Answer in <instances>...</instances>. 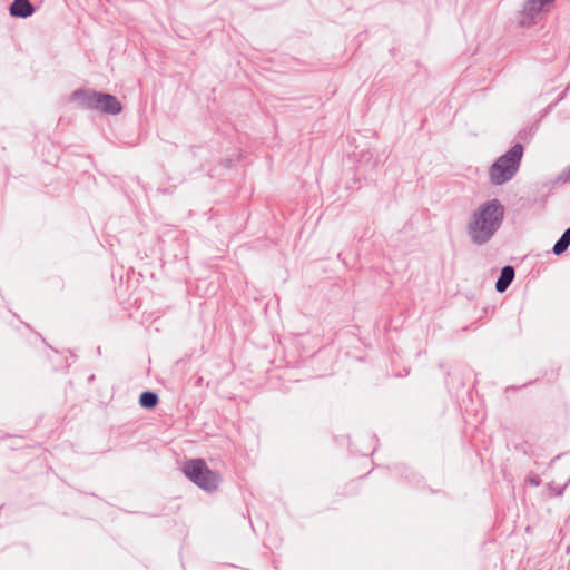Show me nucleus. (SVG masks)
I'll use <instances>...</instances> for the list:
<instances>
[{"instance_id":"obj_5","label":"nucleus","mask_w":570,"mask_h":570,"mask_svg":"<svg viewBox=\"0 0 570 570\" xmlns=\"http://www.w3.org/2000/svg\"><path fill=\"white\" fill-rule=\"evenodd\" d=\"M546 10L543 4H540L538 0H527L523 4V9L520 12V24L522 27H530L535 23L537 17Z\"/></svg>"},{"instance_id":"obj_10","label":"nucleus","mask_w":570,"mask_h":570,"mask_svg":"<svg viewBox=\"0 0 570 570\" xmlns=\"http://www.w3.org/2000/svg\"><path fill=\"white\" fill-rule=\"evenodd\" d=\"M537 130H538V125L531 124V125H528L524 128L520 129L517 137L521 141L529 142L535 135Z\"/></svg>"},{"instance_id":"obj_6","label":"nucleus","mask_w":570,"mask_h":570,"mask_svg":"<svg viewBox=\"0 0 570 570\" xmlns=\"http://www.w3.org/2000/svg\"><path fill=\"white\" fill-rule=\"evenodd\" d=\"M35 11L36 8L29 0H13L9 6V13L13 18L27 19Z\"/></svg>"},{"instance_id":"obj_11","label":"nucleus","mask_w":570,"mask_h":570,"mask_svg":"<svg viewBox=\"0 0 570 570\" xmlns=\"http://www.w3.org/2000/svg\"><path fill=\"white\" fill-rule=\"evenodd\" d=\"M570 180V165L566 167L556 178L557 184H564Z\"/></svg>"},{"instance_id":"obj_12","label":"nucleus","mask_w":570,"mask_h":570,"mask_svg":"<svg viewBox=\"0 0 570 570\" xmlns=\"http://www.w3.org/2000/svg\"><path fill=\"white\" fill-rule=\"evenodd\" d=\"M529 482L535 487L540 484V480L537 476L529 478Z\"/></svg>"},{"instance_id":"obj_2","label":"nucleus","mask_w":570,"mask_h":570,"mask_svg":"<svg viewBox=\"0 0 570 570\" xmlns=\"http://www.w3.org/2000/svg\"><path fill=\"white\" fill-rule=\"evenodd\" d=\"M70 100L77 102L81 108L98 110L107 115H119L122 111V104L119 99L108 92L79 88L72 91Z\"/></svg>"},{"instance_id":"obj_8","label":"nucleus","mask_w":570,"mask_h":570,"mask_svg":"<svg viewBox=\"0 0 570 570\" xmlns=\"http://www.w3.org/2000/svg\"><path fill=\"white\" fill-rule=\"evenodd\" d=\"M159 403V396L154 391H144L139 395V405L145 410H154Z\"/></svg>"},{"instance_id":"obj_13","label":"nucleus","mask_w":570,"mask_h":570,"mask_svg":"<svg viewBox=\"0 0 570 570\" xmlns=\"http://www.w3.org/2000/svg\"><path fill=\"white\" fill-rule=\"evenodd\" d=\"M556 0H538V2L540 4H543L544 7H548L550 6L551 3H553Z\"/></svg>"},{"instance_id":"obj_4","label":"nucleus","mask_w":570,"mask_h":570,"mask_svg":"<svg viewBox=\"0 0 570 570\" xmlns=\"http://www.w3.org/2000/svg\"><path fill=\"white\" fill-rule=\"evenodd\" d=\"M183 471L188 480L206 492L215 491L222 480L219 473L210 470L204 459L188 461Z\"/></svg>"},{"instance_id":"obj_9","label":"nucleus","mask_w":570,"mask_h":570,"mask_svg":"<svg viewBox=\"0 0 570 570\" xmlns=\"http://www.w3.org/2000/svg\"><path fill=\"white\" fill-rule=\"evenodd\" d=\"M570 246V227L567 228L562 235L560 236V238L554 243L553 247H552V253L556 255V256H560L562 255L563 253L567 252V249L569 248Z\"/></svg>"},{"instance_id":"obj_1","label":"nucleus","mask_w":570,"mask_h":570,"mask_svg":"<svg viewBox=\"0 0 570 570\" xmlns=\"http://www.w3.org/2000/svg\"><path fill=\"white\" fill-rule=\"evenodd\" d=\"M504 214L505 208L499 199L493 198L482 203L473 212L466 225L470 240L476 246L489 243L501 228Z\"/></svg>"},{"instance_id":"obj_7","label":"nucleus","mask_w":570,"mask_h":570,"mask_svg":"<svg viewBox=\"0 0 570 570\" xmlns=\"http://www.w3.org/2000/svg\"><path fill=\"white\" fill-rule=\"evenodd\" d=\"M515 277V269L512 265H505L501 268L500 275L495 282V291L498 293L505 292Z\"/></svg>"},{"instance_id":"obj_3","label":"nucleus","mask_w":570,"mask_h":570,"mask_svg":"<svg viewBox=\"0 0 570 570\" xmlns=\"http://www.w3.org/2000/svg\"><path fill=\"white\" fill-rule=\"evenodd\" d=\"M524 147L521 142L514 144L501 155L489 168V178L492 185L501 186L511 180L520 168Z\"/></svg>"}]
</instances>
